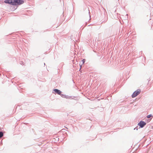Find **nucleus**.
I'll list each match as a JSON object with an SVG mask.
<instances>
[{
  "label": "nucleus",
  "mask_w": 153,
  "mask_h": 153,
  "mask_svg": "<svg viewBox=\"0 0 153 153\" xmlns=\"http://www.w3.org/2000/svg\"><path fill=\"white\" fill-rule=\"evenodd\" d=\"M4 2L6 3L15 5L22 4L24 3L22 0H5Z\"/></svg>",
  "instance_id": "nucleus-1"
},
{
  "label": "nucleus",
  "mask_w": 153,
  "mask_h": 153,
  "mask_svg": "<svg viewBox=\"0 0 153 153\" xmlns=\"http://www.w3.org/2000/svg\"><path fill=\"white\" fill-rule=\"evenodd\" d=\"M140 89H138L137 91H135L132 95V97L134 98L136 97L137 95L140 94Z\"/></svg>",
  "instance_id": "nucleus-2"
},
{
  "label": "nucleus",
  "mask_w": 153,
  "mask_h": 153,
  "mask_svg": "<svg viewBox=\"0 0 153 153\" xmlns=\"http://www.w3.org/2000/svg\"><path fill=\"white\" fill-rule=\"evenodd\" d=\"M3 134L2 132H0V138L1 137L3 136Z\"/></svg>",
  "instance_id": "nucleus-5"
},
{
  "label": "nucleus",
  "mask_w": 153,
  "mask_h": 153,
  "mask_svg": "<svg viewBox=\"0 0 153 153\" xmlns=\"http://www.w3.org/2000/svg\"><path fill=\"white\" fill-rule=\"evenodd\" d=\"M82 63L83 64H84V63H85V59H83L82 60Z\"/></svg>",
  "instance_id": "nucleus-7"
},
{
  "label": "nucleus",
  "mask_w": 153,
  "mask_h": 153,
  "mask_svg": "<svg viewBox=\"0 0 153 153\" xmlns=\"http://www.w3.org/2000/svg\"><path fill=\"white\" fill-rule=\"evenodd\" d=\"M53 91L58 94L60 95L61 94V92L59 90L57 89H54Z\"/></svg>",
  "instance_id": "nucleus-4"
},
{
  "label": "nucleus",
  "mask_w": 153,
  "mask_h": 153,
  "mask_svg": "<svg viewBox=\"0 0 153 153\" xmlns=\"http://www.w3.org/2000/svg\"><path fill=\"white\" fill-rule=\"evenodd\" d=\"M146 123L145 122L143 121H140L138 123V125H139L141 128H143L144 126L146 125Z\"/></svg>",
  "instance_id": "nucleus-3"
},
{
  "label": "nucleus",
  "mask_w": 153,
  "mask_h": 153,
  "mask_svg": "<svg viewBox=\"0 0 153 153\" xmlns=\"http://www.w3.org/2000/svg\"><path fill=\"white\" fill-rule=\"evenodd\" d=\"M152 117V115L151 114H149L147 116V117L148 118H149L150 117Z\"/></svg>",
  "instance_id": "nucleus-6"
}]
</instances>
